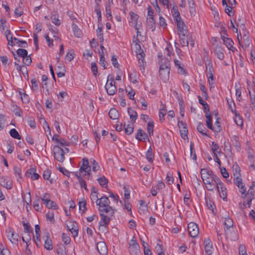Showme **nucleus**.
Here are the masks:
<instances>
[{"label": "nucleus", "instance_id": "obj_46", "mask_svg": "<svg viewBox=\"0 0 255 255\" xmlns=\"http://www.w3.org/2000/svg\"><path fill=\"white\" fill-rule=\"evenodd\" d=\"M103 30L102 27L98 26V29H97V37L99 38L100 40V42L101 43H102L104 41V38H103Z\"/></svg>", "mask_w": 255, "mask_h": 255}, {"label": "nucleus", "instance_id": "obj_14", "mask_svg": "<svg viewBox=\"0 0 255 255\" xmlns=\"http://www.w3.org/2000/svg\"><path fill=\"white\" fill-rule=\"evenodd\" d=\"M212 175H215L211 170L202 169L201 170V176L203 183L208 179H210Z\"/></svg>", "mask_w": 255, "mask_h": 255}, {"label": "nucleus", "instance_id": "obj_35", "mask_svg": "<svg viewBox=\"0 0 255 255\" xmlns=\"http://www.w3.org/2000/svg\"><path fill=\"white\" fill-rule=\"evenodd\" d=\"M146 157L149 162L152 163L153 162L154 155L152 152L151 146L149 147V149L146 152Z\"/></svg>", "mask_w": 255, "mask_h": 255}, {"label": "nucleus", "instance_id": "obj_40", "mask_svg": "<svg viewBox=\"0 0 255 255\" xmlns=\"http://www.w3.org/2000/svg\"><path fill=\"white\" fill-rule=\"evenodd\" d=\"M233 171L234 174V177H236V176H241L240 169L237 164H235L233 165Z\"/></svg>", "mask_w": 255, "mask_h": 255}, {"label": "nucleus", "instance_id": "obj_4", "mask_svg": "<svg viewBox=\"0 0 255 255\" xmlns=\"http://www.w3.org/2000/svg\"><path fill=\"white\" fill-rule=\"evenodd\" d=\"M220 180L217 175H212L210 179H208L204 183L207 190L212 191L216 189V186Z\"/></svg>", "mask_w": 255, "mask_h": 255}, {"label": "nucleus", "instance_id": "obj_16", "mask_svg": "<svg viewBox=\"0 0 255 255\" xmlns=\"http://www.w3.org/2000/svg\"><path fill=\"white\" fill-rule=\"evenodd\" d=\"M97 250L101 255H106L108 253L107 247L104 242H99L97 244Z\"/></svg>", "mask_w": 255, "mask_h": 255}, {"label": "nucleus", "instance_id": "obj_19", "mask_svg": "<svg viewBox=\"0 0 255 255\" xmlns=\"http://www.w3.org/2000/svg\"><path fill=\"white\" fill-rule=\"evenodd\" d=\"M204 60L205 61L206 70L208 71V73H214L212 62L208 56H204Z\"/></svg>", "mask_w": 255, "mask_h": 255}, {"label": "nucleus", "instance_id": "obj_10", "mask_svg": "<svg viewBox=\"0 0 255 255\" xmlns=\"http://www.w3.org/2000/svg\"><path fill=\"white\" fill-rule=\"evenodd\" d=\"M216 189H217V191L220 194V197L222 198L224 200H226L227 195L226 188L225 187L224 184L221 182V180L217 185Z\"/></svg>", "mask_w": 255, "mask_h": 255}, {"label": "nucleus", "instance_id": "obj_37", "mask_svg": "<svg viewBox=\"0 0 255 255\" xmlns=\"http://www.w3.org/2000/svg\"><path fill=\"white\" fill-rule=\"evenodd\" d=\"M59 16L57 13L52 14L51 16V19L52 23L57 26L61 24L60 20L59 19Z\"/></svg>", "mask_w": 255, "mask_h": 255}, {"label": "nucleus", "instance_id": "obj_23", "mask_svg": "<svg viewBox=\"0 0 255 255\" xmlns=\"http://www.w3.org/2000/svg\"><path fill=\"white\" fill-rule=\"evenodd\" d=\"M242 195V198L251 197L252 199L255 198V186L253 185L250 187L248 192Z\"/></svg>", "mask_w": 255, "mask_h": 255}, {"label": "nucleus", "instance_id": "obj_42", "mask_svg": "<svg viewBox=\"0 0 255 255\" xmlns=\"http://www.w3.org/2000/svg\"><path fill=\"white\" fill-rule=\"evenodd\" d=\"M171 12L174 20H177L181 18L180 13L176 6L172 8Z\"/></svg>", "mask_w": 255, "mask_h": 255}, {"label": "nucleus", "instance_id": "obj_49", "mask_svg": "<svg viewBox=\"0 0 255 255\" xmlns=\"http://www.w3.org/2000/svg\"><path fill=\"white\" fill-rule=\"evenodd\" d=\"M6 20L5 18H1L0 19V31L1 32H4L5 30Z\"/></svg>", "mask_w": 255, "mask_h": 255}, {"label": "nucleus", "instance_id": "obj_57", "mask_svg": "<svg viewBox=\"0 0 255 255\" xmlns=\"http://www.w3.org/2000/svg\"><path fill=\"white\" fill-rule=\"evenodd\" d=\"M180 39V44L182 46H188L189 44V41L185 37H183L182 36H179Z\"/></svg>", "mask_w": 255, "mask_h": 255}, {"label": "nucleus", "instance_id": "obj_31", "mask_svg": "<svg viewBox=\"0 0 255 255\" xmlns=\"http://www.w3.org/2000/svg\"><path fill=\"white\" fill-rule=\"evenodd\" d=\"M109 115L110 118L113 120H117L119 117V112L115 108H112L110 110Z\"/></svg>", "mask_w": 255, "mask_h": 255}, {"label": "nucleus", "instance_id": "obj_22", "mask_svg": "<svg viewBox=\"0 0 255 255\" xmlns=\"http://www.w3.org/2000/svg\"><path fill=\"white\" fill-rule=\"evenodd\" d=\"M214 53L220 60H223L224 58V50L221 46L216 45Z\"/></svg>", "mask_w": 255, "mask_h": 255}, {"label": "nucleus", "instance_id": "obj_12", "mask_svg": "<svg viewBox=\"0 0 255 255\" xmlns=\"http://www.w3.org/2000/svg\"><path fill=\"white\" fill-rule=\"evenodd\" d=\"M178 126L180 128L181 136L183 139L187 138L188 129L186 124L183 121H178Z\"/></svg>", "mask_w": 255, "mask_h": 255}, {"label": "nucleus", "instance_id": "obj_2", "mask_svg": "<svg viewBox=\"0 0 255 255\" xmlns=\"http://www.w3.org/2000/svg\"><path fill=\"white\" fill-rule=\"evenodd\" d=\"M97 206H99V211L100 212H105L109 215L113 216L114 214V211L110 206V201L108 198L106 196H103L96 201Z\"/></svg>", "mask_w": 255, "mask_h": 255}, {"label": "nucleus", "instance_id": "obj_63", "mask_svg": "<svg viewBox=\"0 0 255 255\" xmlns=\"http://www.w3.org/2000/svg\"><path fill=\"white\" fill-rule=\"evenodd\" d=\"M246 200L244 202V205L246 208H250L252 204V201L254 199L251 197H245Z\"/></svg>", "mask_w": 255, "mask_h": 255}, {"label": "nucleus", "instance_id": "obj_21", "mask_svg": "<svg viewBox=\"0 0 255 255\" xmlns=\"http://www.w3.org/2000/svg\"><path fill=\"white\" fill-rule=\"evenodd\" d=\"M0 184L7 190L12 188V184L10 180H6L4 177H0Z\"/></svg>", "mask_w": 255, "mask_h": 255}, {"label": "nucleus", "instance_id": "obj_3", "mask_svg": "<svg viewBox=\"0 0 255 255\" xmlns=\"http://www.w3.org/2000/svg\"><path fill=\"white\" fill-rule=\"evenodd\" d=\"M135 52L136 54L137 58L138 60L139 67L142 72L144 70V65L145 61L144 60L145 54L143 50L141 49L140 44H135L134 45Z\"/></svg>", "mask_w": 255, "mask_h": 255}, {"label": "nucleus", "instance_id": "obj_60", "mask_svg": "<svg viewBox=\"0 0 255 255\" xmlns=\"http://www.w3.org/2000/svg\"><path fill=\"white\" fill-rule=\"evenodd\" d=\"M74 57V53L72 50H69L66 55V59L68 61H71Z\"/></svg>", "mask_w": 255, "mask_h": 255}, {"label": "nucleus", "instance_id": "obj_64", "mask_svg": "<svg viewBox=\"0 0 255 255\" xmlns=\"http://www.w3.org/2000/svg\"><path fill=\"white\" fill-rule=\"evenodd\" d=\"M32 62V60L29 55H27L25 57L23 58V63L26 65H29Z\"/></svg>", "mask_w": 255, "mask_h": 255}, {"label": "nucleus", "instance_id": "obj_58", "mask_svg": "<svg viewBox=\"0 0 255 255\" xmlns=\"http://www.w3.org/2000/svg\"><path fill=\"white\" fill-rule=\"evenodd\" d=\"M178 30L179 31V36H182L183 37H185L186 35H187L188 31L186 29V27H181L179 29H178Z\"/></svg>", "mask_w": 255, "mask_h": 255}, {"label": "nucleus", "instance_id": "obj_29", "mask_svg": "<svg viewBox=\"0 0 255 255\" xmlns=\"http://www.w3.org/2000/svg\"><path fill=\"white\" fill-rule=\"evenodd\" d=\"M139 207L138 208V212L142 214L145 213L147 210V205L144 200H139Z\"/></svg>", "mask_w": 255, "mask_h": 255}, {"label": "nucleus", "instance_id": "obj_13", "mask_svg": "<svg viewBox=\"0 0 255 255\" xmlns=\"http://www.w3.org/2000/svg\"><path fill=\"white\" fill-rule=\"evenodd\" d=\"M82 165L79 169L80 172L82 173L83 172H85L87 173L88 175H90L91 172V167L89 166L88 159L86 158H84L82 159Z\"/></svg>", "mask_w": 255, "mask_h": 255}, {"label": "nucleus", "instance_id": "obj_8", "mask_svg": "<svg viewBox=\"0 0 255 255\" xmlns=\"http://www.w3.org/2000/svg\"><path fill=\"white\" fill-rule=\"evenodd\" d=\"M41 199L42 201L44 202L46 206L48 208H51L53 209H57L58 206L56 204L52 201H51L50 199L49 194L48 193H45L41 198Z\"/></svg>", "mask_w": 255, "mask_h": 255}, {"label": "nucleus", "instance_id": "obj_41", "mask_svg": "<svg viewBox=\"0 0 255 255\" xmlns=\"http://www.w3.org/2000/svg\"><path fill=\"white\" fill-rule=\"evenodd\" d=\"M9 134L11 137L14 138L20 139L21 136L15 128H12L9 131Z\"/></svg>", "mask_w": 255, "mask_h": 255}, {"label": "nucleus", "instance_id": "obj_61", "mask_svg": "<svg viewBox=\"0 0 255 255\" xmlns=\"http://www.w3.org/2000/svg\"><path fill=\"white\" fill-rule=\"evenodd\" d=\"M221 125L219 122V119L217 118L215 123V127L214 128V131L218 132L221 130Z\"/></svg>", "mask_w": 255, "mask_h": 255}, {"label": "nucleus", "instance_id": "obj_38", "mask_svg": "<svg viewBox=\"0 0 255 255\" xmlns=\"http://www.w3.org/2000/svg\"><path fill=\"white\" fill-rule=\"evenodd\" d=\"M167 112L165 105H163L161 109H160L159 112V117L160 121L164 120V116L166 115Z\"/></svg>", "mask_w": 255, "mask_h": 255}, {"label": "nucleus", "instance_id": "obj_43", "mask_svg": "<svg viewBox=\"0 0 255 255\" xmlns=\"http://www.w3.org/2000/svg\"><path fill=\"white\" fill-rule=\"evenodd\" d=\"M77 179L79 182L81 187L84 188L85 190L87 189V185L85 180H84L80 175L76 174Z\"/></svg>", "mask_w": 255, "mask_h": 255}, {"label": "nucleus", "instance_id": "obj_50", "mask_svg": "<svg viewBox=\"0 0 255 255\" xmlns=\"http://www.w3.org/2000/svg\"><path fill=\"white\" fill-rule=\"evenodd\" d=\"M166 182L168 185H171L174 182V178L171 174L169 172H167L166 177Z\"/></svg>", "mask_w": 255, "mask_h": 255}, {"label": "nucleus", "instance_id": "obj_18", "mask_svg": "<svg viewBox=\"0 0 255 255\" xmlns=\"http://www.w3.org/2000/svg\"><path fill=\"white\" fill-rule=\"evenodd\" d=\"M42 238L44 240V248L47 250H52L53 249L52 241L49 238L48 234L47 233L46 235L43 236Z\"/></svg>", "mask_w": 255, "mask_h": 255}, {"label": "nucleus", "instance_id": "obj_1", "mask_svg": "<svg viewBox=\"0 0 255 255\" xmlns=\"http://www.w3.org/2000/svg\"><path fill=\"white\" fill-rule=\"evenodd\" d=\"M159 77L164 82H166L169 78L170 70V62L168 58L162 59L160 61Z\"/></svg>", "mask_w": 255, "mask_h": 255}, {"label": "nucleus", "instance_id": "obj_45", "mask_svg": "<svg viewBox=\"0 0 255 255\" xmlns=\"http://www.w3.org/2000/svg\"><path fill=\"white\" fill-rule=\"evenodd\" d=\"M107 94L109 95H114L117 91L116 86L105 87Z\"/></svg>", "mask_w": 255, "mask_h": 255}, {"label": "nucleus", "instance_id": "obj_11", "mask_svg": "<svg viewBox=\"0 0 255 255\" xmlns=\"http://www.w3.org/2000/svg\"><path fill=\"white\" fill-rule=\"evenodd\" d=\"M234 180L235 184L239 188L240 193L242 194L245 193L246 192V189L245 187V185L242 181L241 176L234 177Z\"/></svg>", "mask_w": 255, "mask_h": 255}, {"label": "nucleus", "instance_id": "obj_9", "mask_svg": "<svg viewBox=\"0 0 255 255\" xmlns=\"http://www.w3.org/2000/svg\"><path fill=\"white\" fill-rule=\"evenodd\" d=\"M188 231L191 237H196L199 234L198 225L194 222H190L188 225Z\"/></svg>", "mask_w": 255, "mask_h": 255}, {"label": "nucleus", "instance_id": "obj_5", "mask_svg": "<svg viewBox=\"0 0 255 255\" xmlns=\"http://www.w3.org/2000/svg\"><path fill=\"white\" fill-rule=\"evenodd\" d=\"M53 152L54 157L56 160L60 162H63L64 161V151L59 145L54 146Z\"/></svg>", "mask_w": 255, "mask_h": 255}, {"label": "nucleus", "instance_id": "obj_52", "mask_svg": "<svg viewBox=\"0 0 255 255\" xmlns=\"http://www.w3.org/2000/svg\"><path fill=\"white\" fill-rule=\"evenodd\" d=\"M95 11L96 12L98 20H101L102 17L101 12L100 9V4L98 2L96 3V5L95 6Z\"/></svg>", "mask_w": 255, "mask_h": 255}, {"label": "nucleus", "instance_id": "obj_34", "mask_svg": "<svg viewBox=\"0 0 255 255\" xmlns=\"http://www.w3.org/2000/svg\"><path fill=\"white\" fill-rule=\"evenodd\" d=\"M129 252L131 255H137L139 253V245H135L133 247H129Z\"/></svg>", "mask_w": 255, "mask_h": 255}, {"label": "nucleus", "instance_id": "obj_6", "mask_svg": "<svg viewBox=\"0 0 255 255\" xmlns=\"http://www.w3.org/2000/svg\"><path fill=\"white\" fill-rule=\"evenodd\" d=\"M233 221L230 218H225L224 224L225 226L224 231L226 235L230 237L231 231L235 232V229L233 227Z\"/></svg>", "mask_w": 255, "mask_h": 255}, {"label": "nucleus", "instance_id": "obj_7", "mask_svg": "<svg viewBox=\"0 0 255 255\" xmlns=\"http://www.w3.org/2000/svg\"><path fill=\"white\" fill-rule=\"evenodd\" d=\"M6 237L10 242L13 244H17L19 235L15 233L13 230L8 228L6 230Z\"/></svg>", "mask_w": 255, "mask_h": 255}, {"label": "nucleus", "instance_id": "obj_24", "mask_svg": "<svg viewBox=\"0 0 255 255\" xmlns=\"http://www.w3.org/2000/svg\"><path fill=\"white\" fill-rule=\"evenodd\" d=\"M67 226L68 230L70 231L74 238L78 236V229L74 223L70 222L69 225H67Z\"/></svg>", "mask_w": 255, "mask_h": 255}, {"label": "nucleus", "instance_id": "obj_15", "mask_svg": "<svg viewBox=\"0 0 255 255\" xmlns=\"http://www.w3.org/2000/svg\"><path fill=\"white\" fill-rule=\"evenodd\" d=\"M104 212H100L101 219L99 222V225L101 227L106 228L109 224L110 218L109 217V215L108 216H106L104 214Z\"/></svg>", "mask_w": 255, "mask_h": 255}, {"label": "nucleus", "instance_id": "obj_20", "mask_svg": "<svg viewBox=\"0 0 255 255\" xmlns=\"http://www.w3.org/2000/svg\"><path fill=\"white\" fill-rule=\"evenodd\" d=\"M135 138L137 139L139 141H142L143 140L148 139L149 138L147 134L145 132L144 130L141 129H139L135 135Z\"/></svg>", "mask_w": 255, "mask_h": 255}, {"label": "nucleus", "instance_id": "obj_32", "mask_svg": "<svg viewBox=\"0 0 255 255\" xmlns=\"http://www.w3.org/2000/svg\"><path fill=\"white\" fill-rule=\"evenodd\" d=\"M189 7V11L191 15H195L196 13L195 3L194 0H187Z\"/></svg>", "mask_w": 255, "mask_h": 255}, {"label": "nucleus", "instance_id": "obj_39", "mask_svg": "<svg viewBox=\"0 0 255 255\" xmlns=\"http://www.w3.org/2000/svg\"><path fill=\"white\" fill-rule=\"evenodd\" d=\"M72 28L75 36L77 37H80L82 35V32L76 24L72 25Z\"/></svg>", "mask_w": 255, "mask_h": 255}, {"label": "nucleus", "instance_id": "obj_44", "mask_svg": "<svg viewBox=\"0 0 255 255\" xmlns=\"http://www.w3.org/2000/svg\"><path fill=\"white\" fill-rule=\"evenodd\" d=\"M125 127V131L127 134L129 135L131 134L133 131V124L128 125L126 126V125H124Z\"/></svg>", "mask_w": 255, "mask_h": 255}, {"label": "nucleus", "instance_id": "obj_56", "mask_svg": "<svg viewBox=\"0 0 255 255\" xmlns=\"http://www.w3.org/2000/svg\"><path fill=\"white\" fill-rule=\"evenodd\" d=\"M212 150L214 154L215 153L219 152L221 151V149L219 148V145L214 142V141L212 142Z\"/></svg>", "mask_w": 255, "mask_h": 255}, {"label": "nucleus", "instance_id": "obj_53", "mask_svg": "<svg viewBox=\"0 0 255 255\" xmlns=\"http://www.w3.org/2000/svg\"><path fill=\"white\" fill-rule=\"evenodd\" d=\"M46 217L47 220L50 222L54 223L55 222L54 218V213L52 211H49L46 215Z\"/></svg>", "mask_w": 255, "mask_h": 255}, {"label": "nucleus", "instance_id": "obj_17", "mask_svg": "<svg viewBox=\"0 0 255 255\" xmlns=\"http://www.w3.org/2000/svg\"><path fill=\"white\" fill-rule=\"evenodd\" d=\"M205 245V251L207 255H211L213 253V248L212 243L209 239H205L204 241Z\"/></svg>", "mask_w": 255, "mask_h": 255}, {"label": "nucleus", "instance_id": "obj_25", "mask_svg": "<svg viewBox=\"0 0 255 255\" xmlns=\"http://www.w3.org/2000/svg\"><path fill=\"white\" fill-rule=\"evenodd\" d=\"M128 113L130 119L132 123H134L137 118V113L130 107L128 108Z\"/></svg>", "mask_w": 255, "mask_h": 255}, {"label": "nucleus", "instance_id": "obj_28", "mask_svg": "<svg viewBox=\"0 0 255 255\" xmlns=\"http://www.w3.org/2000/svg\"><path fill=\"white\" fill-rule=\"evenodd\" d=\"M147 25L149 28L154 31L156 28V22L155 18H146Z\"/></svg>", "mask_w": 255, "mask_h": 255}, {"label": "nucleus", "instance_id": "obj_48", "mask_svg": "<svg viewBox=\"0 0 255 255\" xmlns=\"http://www.w3.org/2000/svg\"><path fill=\"white\" fill-rule=\"evenodd\" d=\"M16 54L18 56L23 58L27 56L28 52L27 51L24 49L19 48L17 50Z\"/></svg>", "mask_w": 255, "mask_h": 255}, {"label": "nucleus", "instance_id": "obj_59", "mask_svg": "<svg viewBox=\"0 0 255 255\" xmlns=\"http://www.w3.org/2000/svg\"><path fill=\"white\" fill-rule=\"evenodd\" d=\"M110 75L108 76V80L105 85V87H108L110 86H116L115 82L114 81L113 78L111 77L110 79Z\"/></svg>", "mask_w": 255, "mask_h": 255}, {"label": "nucleus", "instance_id": "obj_62", "mask_svg": "<svg viewBox=\"0 0 255 255\" xmlns=\"http://www.w3.org/2000/svg\"><path fill=\"white\" fill-rule=\"evenodd\" d=\"M155 249L158 255H165V253L162 249V245L157 244Z\"/></svg>", "mask_w": 255, "mask_h": 255}, {"label": "nucleus", "instance_id": "obj_26", "mask_svg": "<svg viewBox=\"0 0 255 255\" xmlns=\"http://www.w3.org/2000/svg\"><path fill=\"white\" fill-rule=\"evenodd\" d=\"M243 45H242V47H248L249 46L250 41L249 37L248 35V32L246 31L245 29L243 30Z\"/></svg>", "mask_w": 255, "mask_h": 255}, {"label": "nucleus", "instance_id": "obj_55", "mask_svg": "<svg viewBox=\"0 0 255 255\" xmlns=\"http://www.w3.org/2000/svg\"><path fill=\"white\" fill-rule=\"evenodd\" d=\"M147 18L153 17L155 18V13L154 9L152 8L150 6H148L147 8Z\"/></svg>", "mask_w": 255, "mask_h": 255}, {"label": "nucleus", "instance_id": "obj_33", "mask_svg": "<svg viewBox=\"0 0 255 255\" xmlns=\"http://www.w3.org/2000/svg\"><path fill=\"white\" fill-rule=\"evenodd\" d=\"M100 55V65L103 67L104 69H106L108 66V63L106 61L105 58L104 57V52H99Z\"/></svg>", "mask_w": 255, "mask_h": 255}, {"label": "nucleus", "instance_id": "obj_36", "mask_svg": "<svg viewBox=\"0 0 255 255\" xmlns=\"http://www.w3.org/2000/svg\"><path fill=\"white\" fill-rule=\"evenodd\" d=\"M154 123L152 120H150L147 125V130L149 136L152 135L153 133Z\"/></svg>", "mask_w": 255, "mask_h": 255}, {"label": "nucleus", "instance_id": "obj_54", "mask_svg": "<svg viewBox=\"0 0 255 255\" xmlns=\"http://www.w3.org/2000/svg\"><path fill=\"white\" fill-rule=\"evenodd\" d=\"M40 202V201L39 199H36L33 202V208L36 211H39L42 208V205H39Z\"/></svg>", "mask_w": 255, "mask_h": 255}, {"label": "nucleus", "instance_id": "obj_30", "mask_svg": "<svg viewBox=\"0 0 255 255\" xmlns=\"http://www.w3.org/2000/svg\"><path fill=\"white\" fill-rule=\"evenodd\" d=\"M197 130L200 132L202 135L208 136V134H207V131L208 130L205 128L204 125L201 123L199 122L198 124L197 127Z\"/></svg>", "mask_w": 255, "mask_h": 255}, {"label": "nucleus", "instance_id": "obj_51", "mask_svg": "<svg viewBox=\"0 0 255 255\" xmlns=\"http://www.w3.org/2000/svg\"><path fill=\"white\" fill-rule=\"evenodd\" d=\"M90 162L92 164V170L93 171H97L100 168L98 163L93 158L90 159Z\"/></svg>", "mask_w": 255, "mask_h": 255}, {"label": "nucleus", "instance_id": "obj_27", "mask_svg": "<svg viewBox=\"0 0 255 255\" xmlns=\"http://www.w3.org/2000/svg\"><path fill=\"white\" fill-rule=\"evenodd\" d=\"M224 43L226 45V47L229 50L232 51L237 50L236 48L233 46L234 42L231 38L224 39Z\"/></svg>", "mask_w": 255, "mask_h": 255}, {"label": "nucleus", "instance_id": "obj_47", "mask_svg": "<svg viewBox=\"0 0 255 255\" xmlns=\"http://www.w3.org/2000/svg\"><path fill=\"white\" fill-rule=\"evenodd\" d=\"M98 181L99 182V184L102 187H106L108 184V180L105 177L103 176L102 177L99 178L98 179Z\"/></svg>", "mask_w": 255, "mask_h": 255}]
</instances>
